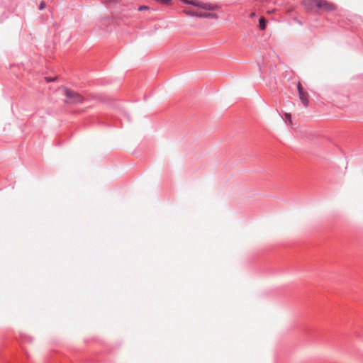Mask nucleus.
Listing matches in <instances>:
<instances>
[{"mask_svg":"<svg viewBox=\"0 0 363 363\" xmlns=\"http://www.w3.org/2000/svg\"><path fill=\"white\" fill-rule=\"evenodd\" d=\"M182 1L184 3L191 4L198 8L202 9L203 10L213 11L216 9V6L212 5L211 4L203 3V2L198 1V0H192V1L182 0Z\"/></svg>","mask_w":363,"mask_h":363,"instance_id":"nucleus-4","label":"nucleus"},{"mask_svg":"<svg viewBox=\"0 0 363 363\" xmlns=\"http://www.w3.org/2000/svg\"><path fill=\"white\" fill-rule=\"evenodd\" d=\"M45 8V3L44 1H42L40 4V9L43 10Z\"/></svg>","mask_w":363,"mask_h":363,"instance_id":"nucleus-12","label":"nucleus"},{"mask_svg":"<svg viewBox=\"0 0 363 363\" xmlns=\"http://www.w3.org/2000/svg\"><path fill=\"white\" fill-rule=\"evenodd\" d=\"M184 12H185L187 15H189V16H196V13H198V11H194V10H191V9H185V10H184Z\"/></svg>","mask_w":363,"mask_h":363,"instance_id":"nucleus-8","label":"nucleus"},{"mask_svg":"<svg viewBox=\"0 0 363 363\" xmlns=\"http://www.w3.org/2000/svg\"><path fill=\"white\" fill-rule=\"evenodd\" d=\"M45 79L47 82H54L55 80H56L57 77H45Z\"/></svg>","mask_w":363,"mask_h":363,"instance_id":"nucleus-9","label":"nucleus"},{"mask_svg":"<svg viewBox=\"0 0 363 363\" xmlns=\"http://www.w3.org/2000/svg\"><path fill=\"white\" fill-rule=\"evenodd\" d=\"M120 0H105V1L106 3H109V4H116V3H118Z\"/></svg>","mask_w":363,"mask_h":363,"instance_id":"nucleus-10","label":"nucleus"},{"mask_svg":"<svg viewBox=\"0 0 363 363\" xmlns=\"http://www.w3.org/2000/svg\"><path fill=\"white\" fill-rule=\"evenodd\" d=\"M266 20L264 18H261L259 19V28L261 30H264L266 28Z\"/></svg>","mask_w":363,"mask_h":363,"instance_id":"nucleus-7","label":"nucleus"},{"mask_svg":"<svg viewBox=\"0 0 363 363\" xmlns=\"http://www.w3.org/2000/svg\"><path fill=\"white\" fill-rule=\"evenodd\" d=\"M285 117H286V119L289 120V121H291V116L290 113H286L285 114Z\"/></svg>","mask_w":363,"mask_h":363,"instance_id":"nucleus-13","label":"nucleus"},{"mask_svg":"<svg viewBox=\"0 0 363 363\" xmlns=\"http://www.w3.org/2000/svg\"><path fill=\"white\" fill-rule=\"evenodd\" d=\"M250 16L251 18L255 17V13H254V12H253V13H252L250 14Z\"/></svg>","mask_w":363,"mask_h":363,"instance_id":"nucleus-14","label":"nucleus"},{"mask_svg":"<svg viewBox=\"0 0 363 363\" xmlns=\"http://www.w3.org/2000/svg\"><path fill=\"white\" fill-rule=\"evenodd\" d=\"M64 94L67 99L65 101L67 104H80L83 102L84 98L79 93L72 91L67 87H62Z\"/></svg>","mask_w":363,"mask_h":363,"instance_id":"nucleus-1","label":"nucleus"},{"mask_svg":"<svg viewBox=\"0 0 363 363\" xmlns=\"http://www.w3.org/2000/svg\"><path fill=\"white\" fill-rule=\"evenodd\" d=\"M196 16L200 18H217L218 16L216 13H207L203 11H198L196 13Z\"/></svg>","mask_w":363,"mask_h":363,"instance_id":"nucleus-6","label":"nucleus"},{"mask_svg":"<svg viewBox=\"0 0 363 363\" xmlns=\"http://www.w3.org/2000/svg\"><path fill=\"white\" fill-rule=\"evenodd\" d=\"M318 13L323 12H332L337 9V6L333 2L327 0H318Z\"/></svg>","mask_w":363,"mask_h":363,"instance_id":"nucleus-2","label":"nucleus"},{"mask_svg":"<svg viewBox=\"0 0 363 363\" xmlns=\"http://www.w3.org/2000/svg\"><path fill=\"white\" fill-rule=\"evenodd\" d=\"M148 9V7L146 6H141L139 7L138 10L142 11Z\"/></svg>","mask_w":363,"mask_h":363,"instance_id":"nucleus-11","label":"nucleus"},{"mask_svg":"<svg viewBox=\"0 0 363 363\" xmlns=\"http://www.w3.org/2000/svg\"><path fill=\"white\" fill-rule=\"evenodd\" d=\"M318 0H305L303 1V4L305 6V7L311 11H313V12H315V13H318Z\"/></svg>","mask_w":363,"mask_h":363,"instance_id":"nucleus-5","label":"nucleus"},{"mask_svg":"<svg viewBox=\"0 0 363 363\" xmlns=\"http://www.w3.org/2000/svg\"><path fill=\"white\" fill-rule=\"evenodd\" d=\"M297 89L299 99L303 106L307 108L309 106V94L306 91L301 82L297 83Z\"/></svg>","mask_w":363,"mask_h":363,"instance_id":"nucleus-3","label":"nucleus"}]
</instances>
